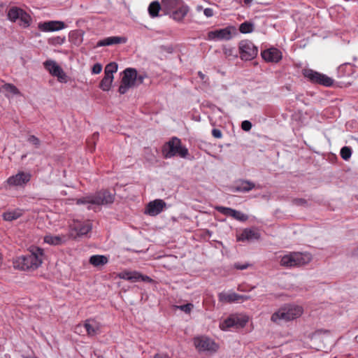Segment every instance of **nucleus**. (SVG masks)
Segmentation results:
<instances>
[{
  "mask_svg": "<svg viewBox=\"0 0 358 358\" xmlns=\"http://www.w3.org/2000/svg\"><path fill=\"white\" fill-rule=\"evenodd\" d=\"M235 29L233 27H227L224 29H215L209 31L208 34V38L209 40H226L228 41L231 38L232 31Z\"/></svg>",
  "mask_w": 358,
  "mask_h": 358,
  "instance_id": "14",
  "label": "nucleus"
},
{
  "mask_svg": "<svg viewBox=\"0 0 358 358\" xmlns=\"http://www.w3.org/2000/svg\"><path fill=\"white\" fill-rule=\"evenodd\" d=\"M324 333H327V334H329V331H327V330L324 331Z\"/></svg>",
  "mask_w": 358,
  "mask_h": 358,
  "instance_id": "52",
  "label": "nucleus"
},
{
  "mask_svg": "<svg viewBox=\"0 0 358 358\" xmlns=\"http://www.w3.org/2000/svg\"><path fill=\"white\" fill-rule=\"evenodd\" d=\"M234 266L237 269L244 270V269H246L249 266V264H241L239 263H236V264H235Z\"/></svg>",
  "mask_w": 358,
  "mask_h": 358,
  "instance_id": "47",
  "label": "nucleus"
},
{
  "mask_svg": "<svg viewBox=\"0 0 358 358\" xmlns=\"http://www.w3.org/2000/svg\"><path fill=\"white\" fill-rule=\"evenodd\" d=\"M213 10L210 8H206L204 9L203 10V14L207 17H210L213 15Z\"/></svg>",
  "mask_w": 358,
  "mask_h": 358,
  "instance_id": "46",
  "label": "nucleus"
},
{
  "mask_svg": "<svg viewBox=\"0 0 358 358\" xmlns=\"http://www.w3.org/2000/svg\"><path fill=\"white\" fill-rule=\"evenodd\" d=\"M44 257L43 249L31 245L25 255L17 257L13 261V266L22 271H34L41 266Z\"/></svg>",
  "mask_w": 358,
  "mask_h": 358,
  "instance_id": "1",
  "label": "nucleus"
},
{
  "mask_svg": "<svg viewBox=\"0 0 358 358\" xmlns=\"http://www.w3.org/2000/svg\"><path fill=\"white\" fill-rule=\"evenodd\" d=\"M178 308L185 313H189L193 308L192 303H187L178 306Z\"/></svg>",
  "mask_w": 358,
  "mask_h": 358,
  "instance_id": "41",
  "label": "nucleus"
},
{
  "mask_svg": "<svg viewBox=\"0 0 358 358\" xmlns=\"http://www.w3.org/2000/svg\"><path fill=\"white\" fill-rule=\"evenodd\" d=\"M27 141L33 145L36 148H38L41 145L40 139L34 135H30L27 138Z\"/></svg>",
  "mask_w": 358,
  "mask_h": 358,
  "instance_id": "38",
  "label": "nucleus"
},
{
  "mask_svg": "<svg viewBox=\"0 0 358 358\" xmlns=\"http://www.w3.org/2000/svg\"><path fill=\"white\" fill-rule=\"evenodd\" d=\"M262 58L267 62L278 63L282 58V52L275 48H271L262 52Z\"/></svg>",
  "mask_w": 358,
  "mask_h": 358,
  "instance_id": "19",
  "label": "nucleus"
},
{
  "mask_svg": "<svg viewBox=\"0 0 358 358\" xmlns=\"http://www.w3.org/2000/svg\"><path fill=\"white\" fill-rule=\"evenodd\" d=\"M102 70V66L100 64H95L92 69V73L99 74Z\"/></svg>",
  "mask_w": 358,
  "mask_h": 358,
  "instance_id": "43",
  "label": "nucleus"
},
{
  "mask_svg": "<svg viewBox=\"0 0 358 358\" xmlns=\"http://www.w3.org/2000/svg\"><path fill=\"white\" fill-rule=\"evenodd\" d=\"M322 331L320 330V331H317V333H319V332H322Z\"/></svg>",
  "mask_w": 358,
  "mask_h": 358,
  "instance_id": "54",
  "label": "nucleus"
},
{
  "mask_svg": "<svg viewBox=\"0 0 358 358\" xmlns=\"http://www.w3.org/2000/svg\"><path fill=\"white\" fill-rule=\"evenodd\" d=\"M260 238V234L257 229H245L242 233L237 236L238 241L258 240Z\"/></svg>",
  "mask_w": 358,
  "mask_h": 358,
  "instance_id": "23",
  "label": "nucleus"
},
{
  "mask_svg": "<svg viewBox=\"0 0 358 358\" xmlns=\"http://www.w3.org/2000/svg\"><path fill=\"white\" fill-rule=\"evenodd\" d=\"M248 322V319L238 315H231L220 324L222 330H227L231 327H243Z\"/></svg>",
  "mask_w": 358,
  "mask_h": 358,
  "instance_id": "12",
  "label": "nucleus"
},
{
  "mask_svg": "<svg viewBox=\"0 0 358 358\" xmlns=\"http://www.w3.org/2000/svg\"><path fill=\"white\" fill-rule=\"evenodd\" d=\"M252 1L253 0H244V3L245 5H250Z\"/></svg>",
  "mask_w": 358,
  "mask_h": 358,
  "instance_id": "51",
  "label": "nucleus"
},
{
  "mask_svg": "<svg viewBox=\"0 0 358 358\" xmlns=\"http://www.w3.org/2000/svg\"><path fill=\"white\" fill-rule=\"evenodd\" d=\"M162 155L165 159L178 156L185 158L188 155V150L182 146L181 140L177 137H172L162 148Z\"/></svg>",
  "mask_w": 358,
  "mask_h": 358,
  "instance_id": "3",
  "label": "nucleus"
},
{
  "mask_svg": "<svg viewBox=\"0 0 358 358\" xmlns=\"http://www.w3.org/2000/svg\"><path fill=\"white\" fill-rule=\"evenodd\" d=\"M69 237L65 235L53 236L48 234L44 236V242L52 245H59L67 241Z\"/></svg>",
  "mask_w": 358,
  "mask_h": 358,
  "instance_id": "26",
  "label": "nucleus"
},
{
  "mask_svg": "<svg viewBox=\"0 0 358 358\" xmlns=\"http://www.w3.org/2000/svg\"><path fill=\"white\" fill-rule=\"evenodd\" d=\"M108 262V258L104 255H92L90 257L89 262L94 266H100L106 264Z\"/></svg>",
  "mask_w": 358,
  "mask_h": 358,
  "instance_id": "30",
  "label": "nucleus"
},
{
  "mask_svg": "<svg viewBox=\"0 0 358 358\" xmlns=\"http://www.w3.org/2000/svg\"><path fill=\"white\" fill-rule=\"evenodd\" d=\"M30 173L20 171L16 175L10 176L7 179V183L10 186H23L31 180Z\"/></svg>",
  "mask_w": 358,
  "mask_h": 358,
  "instance_id": "15",
  "label": "nucleus"
},
{
  "mask_svg": "<svg viewBox=\"0 0 358 358\" xmlns=\"http://www.w3.org/2000/svg\"><path fill=\"white\" fill-rule=\"evenodd\" d=\"M240 57L242 60L250 61L258 54V48L249 40H243L238 43Z\"/></svg>",
  "mask_w": 358,
  "mask_h": 358,
  "instance_id": "7",
  "label": "nucleus"
},
{
  "mask_svg": "<svg viewBox=\"0 0 358 358\" xmlns=\"http://www.w3.org/2000/svg\"><path fill=\"white\" fill-rule=\"evenodd\" d=\"M303 308L295 305H286L275 312L271 316V321L275 323L288 322L294 320L301 315Z\"/></svg>",
  "mask_w": 358,
  "mask_h": 358,
  "instance_id": "4",
  "label": "nucleus"
},
{
  "mask_svg": "<svg viewBox=\"0 0 358 358\" xmlns=\"http://www.w3.org/2000/svg\"><path fill=\"white\" fill-rule=\"evenodd\" d=\"M241 128L245 131H248L252 128V123L248 120H244L241 123Z\"/></svg>",
  "mask_w": 358,
  "mask_h": 358,
  "instance_id": "42",
  "label": "nucleus"
},
{
  "mask_svg": "<svg viewBox=\"0 0 358 358\" xmlns=\"http://www.w3.org/2000/svg\"><path fill=\"white\" fill-rule=\"evenodd\" d=\"M118 277L121 279L127 280L132 282L138 281H143L147 282H152L153 280L148 275H144L140 272L134 271H123L118 273Z\"/></svg>",
  "mask_w": 358,
  "mask_h": 358,
  "instance_id": "13",
  "label": "nucleus"
},
{
  "mask_svg": "<svg viewBox=\"0 0 358 358\" xmlns=\"http://www.w3.org/2000/svg\"><path fill=\"white\" fill-rule=\"evenodd\" d=\"M254 29L253 24L249 22H244L243 23L241 24L239 27V31L240 32L243 34H249L252 32Z\"/></svg>",
  "mask_w": 358,
  "mask_h": 358,
  "instance_id": "33",
  "label": "nucleus"
},
{
  "mask_svg": "<svg viewBox=\"0 0 358 358\" xmlns=\"http://www.w3.org/2000/svg\"><path fill=\"white\" fill-rule=\"evenodd\" d=\"M198 76L201 80H204V78H206V75L203 73L201 71L198 72Z\"/></svg>",
  "mask_w": 358,
  "mask_h": 358,
  "instance_id": "50",
  "label": "nucleus"
},
{
  "mask_svg": "<svg viewBox=\"0 0 358 358\" xmlns=\"http://www.w3.org/2000/svg\"><path fill=\"white\" fill-rule=\"evenodd\" d=\"M45 69L53 76L57 77L59 81L66 77L62 69L52 60H47L43 63Z\"/></svg>",
  "mask_w": 358,
  "mask_h": 358,
  "instance_id": "18",
  "label": "nucleus"
},
{
  "mask_svg": "<svg viewBox=\"0 0 358 358\" xmlns=\"http://www.w3.org/2000/svg\"><path fill=\"white\" fill-rule=\"evenodd\" d=\"M293 203L296 206H304L307 204V201L304 199H295L293 200Z\"/></svg>",
  "mask_w": 358,
  "mask_h": 358,
  "instance_id": "44",
  "label": "nucleus"
},
{
  "mask_svg": "<svg viewBox=\"0 0 358 358\" xmlns=\"http://www.w3.org/2000/svg\"><path fill=\"white\" fill-rule=\"evenodd\" d=\"M165 207V201L162 199H155L147 204L145 213L150 216H156L162 213Z\"/></svg>",
  "mask_w": 358,
  "mask_h": 358,
  "instance_id": "16",
  "label": "nucleus"
},
{
  "mask_svg": "<svg viewBox=\"0 0 358 358\" xmlns=\"http://www.w3.org/2000/svg\"><path fill=\"white\" fill-rule=\"evenodd\" d=\"M79 327H80V326H79V325H78V326H77V327H76V329H78Z\"/></svg>",
  "mask_w": 358,
  "mask_h": 358,
  "instance_id": "53",
  "label": "nucleus"
},
{
  "mask_svg": "<svg viewBox=\"0 0 358 358\" xmlns=\"http://www.w3.org/2000/svg\"><path fill=\"white\" fill-rule=\"evenodd\" d=\"M99 134L98 132H94L90 138L87 139V142H86L88 150L91 152L94 151L95 147H96V143L99 139Z\"/></svg>",
  "mask_w": 358,
  "mask_h": 358,
  "instance_id": "32",
  "label": "nucleus"
},
{
  "mask_svg": "<svg viewBox=\"0 0 358 358\" xmlns=\"http://www.w3.org/2000/svg\"><path fill=\"white\" fill-rule=\"evenodd\" d=\"M123 73L118 90L121 94L127 93L130 87L134 86L137 78V71L134 69L127 68L123 71Z\"/></svg>",
  "mask_w": 358,
  "mask_h": 358,
  "instance_id": "10",
  "label": "nucleus"
},
{
  "mask_svg": "<svg viewBox=\"0 0 358 358\" xmlns=\"http://www.w3.org/2000/svg\"><path fill=\"white\" fill-rule=\"evenodd\" d=\"M70 234L69 236L73 238L86 235L92 230V224L90 220H73V222L70 224Z\"/></svg>",
  "mask_w": 358,
  "mask_h": 358,
  "instance_id": "8",
  "label": "nucleus"
},
{
  "mask_svg": "<svg viewBox=\"0 0 358 358\" xmlns=\"http://www.w3.org/2000/svg\"><path fill=\"white\" fill-rule=\"evenodd\" d=\"M215 209L222 215L226 216L231 217L233 208L224 207V206H216Z\"/></svg>",
  "mask_w": 358,
  "mask_h": 358,
  "instance_id": "37",
  "label": "nucleus"
},
{
  "mask_svg": "<svg viewBox=\"0 0 358 358\" xmlns=\"http://www.w3.org/2000/svg\"><path fill=\"white\" fill-rule=\"evenodd\" d=\"M231 217L234 218L236 220L245 222L248 219V217L247 215L238 211L236 210L233 209L232 210V215Z\"/></svg>",
  "mask_w": 358,
  "mask_h": 358,
  "instance_id": "35",
  "label": "nucleus"
},
{
  "mask_svg": "<svg viewBox=\"0 0 358 358\" xmlns=\"http://www.w3.org/2000/svg\"><path fill=\"white\" fill-rule=\"evenodd\" d=\"M145 78V75H137V78L136 80V82H137L138 84H142L144 81V79Z\"/></svg>",
  "mask_w": 358,
  "mask_h": 358,
  "instance_id": "48",
  "label": "nucleus"
},
{
  "mask_svg": "<svg viewBox=\"0 0 358 358\" xmlns=\"http://www.w3.org/2000/svg\"><path fill=\"white\" fill-rule=\"evenodd\" d=\"M162 11L165 15H169L171 13L182 5L183 0H161Z\"/></svg>",
  "mask_w": 358,
  "mask_h": 358,
  "instance_id": "25",
  "label": "nucleus"
},
{
  "mask_svg": "<svg viewBox=\"0 0 358 358\" xmlns=\"http://www.w3.org/2000/svg\"><path fill=\"white\" fill-rule=\"evenodd\" d=\"M155 358H171L167 355H163L160 354H157L155 355Z\"/></svg>",
  "mask_w": 358,
  "mask_h": 358,
  "instance_id": "49",
  "label": "nucleus"
},
{
  "mask_svg": "<svg viewBox=\"0 0 358 358\" xmlns=\"http://www.w3.org/2000/svg\"><path fill=\"white\" fill-rule=\"evenodd\" d=\"M124 42L125 39L124 38L120 36H110L99 41L95 47L108 46Z\"/></svg>",
  "mask_w": 358,
  "mask_h": 358,
  "instance_id": "27",
  "label": "nucleus"
},
{
  "mask_svg": "<svg viewBox=\"0 0 358 358\" xmlns=\"http://www.w3.org/2000/svg\"><path fill=\"white\" fill-rule=\"evenodd\" d=\"M357 251H358V249H357Z\"/></svg>",
  "mask_w": 358,
  "mask_h": 358,
  "instance_id": "55",
  "label": "nucleus"
},
{
  "mask_svg": "<svg viewBox=\"0 0 358 358\" xmlns=\"http://www.w3.org/2000/svg\"><path fill=\"white\" fill-rule=\"evenodd\" d=\"M23 214V210L21 209H15L5 212L3 214V218L6 221H13L20 217Z\"/></svg>",
  "mask_w": 358,
  "mask_h": 358,
  "instance_id": "29",
  "label": "nucleus"
},
{
  "mask_svg": "<svg viewBox=\"0 0 358 358\" xmlns=\"http://www.w3.org/2000/svg\"><path fill=\"white\" fill-rule=\"evenodd\" d=\"M115 194L107 189H101L94 194H88L81 198L76 199V203L78 205H87V209L90 210V205H107L114 202Z\"/></svg>",
  "mask_w": 358,
  "mask_h": 358,
  "instance_id": "2",
  "label": "nucleus"
},
{
  "mask_svg": "<svg viewBox=\"0 0 358 358\" xmlns=\"http://www.w3.org/2000/svg\"><path fill=\"white\" fill-rule=\"evenodd\" d=\"M340 154L344 160H348L352 155V150L350 148L345 146L341 148Z\"/></svg>",
  "mask_w": 358,
  "mask_h": 358,
  "instance_id": "36",
  "label": "nucleus"
},
{
  "mask_svg": "<svg viewBox=\"0 0 358 358\" xmlns=\"http://www.w3.org/2000/svg\"><path fill=\"white\" fill-rule=\"evenodd\" d=\"M303 76L308 81L313 84H318L325 87H330L334 83V80L327 76L315 71L311 69H304L302 71Z\"/></svg>",
  "mask_w": 358,
  "mask_h": 358,
  "instance_id": "6",
  "label": "nucleus"
},
{
  "mask_svg": "<svg viewBox=\"0 0 358 358\" xmlns=\"http://www.w3.org/2000/svg\"><path fill=\"white\" fill-rule=\"evenodd\" d=\"M117 71V65L115 62L107 64L105 67L104 74L108 76H113V73Z\"/></svg>",
  "mask_w": 358,
  "mask_h": 358,
  "instance_id": "34",
  "label": "nucleus"
},
{
  "mask_svg": "<svg viewBox=\"0 0 358 358\" xmlns=\"http://www.w3.org/2000/svg\"><path fill=\"white\" fill-rule=\"evenodd\" d=\"M212 135L217 138H220L222 136L221 131L217 129H213L212 130Z\"/></svg>",
  "mask_w": 358,
  "mask_h": 358,
  "instance_id": "45",
  "label": "nucleus"
},
{
  "mask_svg": "<svg viewBox=\"0 0 358 358\" xmlns=\"http://www.w3.org/2000/svg\"><path fill=\"white\" fill-rule=\"evenodd\" d=\"M113 80V76L104 75V77L99 83V87L103 91H108L110 89Z\"/></svg>",
  "mask_w": 358,
  "mask_h": 358,
  "instance_id": "31",
  "label": "nucleus"
},
{
  "mask_svg": "<svg viewBox=\"0 0 358 358\" xmlns=\"http://www.w3.org/2000/svg\"><path fill=\"white\" fill-rule=\"evenodd\" d=\"M195 348L199 351L215 352L218 345L210 338L206 336H199L194 339Z\"/></svg>",
  "mask_w": 358,
  "mask_h": 358,
  "instance_id": "11",
  "label": "nucleus"
},
{
  "mask_svg": "<svg viewBox=\"0 0 358 358\" xmlns=\"http://www.w3.org/2000/svg\"><path fill=\"white\" fill-rule=\"evenodd\" d=\"M162 10V3H160L158 1H152L148 8L149 15L152 18L159 17V11Z\"/></svg>",
  "mask_w": 358,
  "mask_h": 358,
  "instance_id": "28",
  "label": "nucleus"
},
{
  "mask_svg": "<svg viewBox=\"0 0 358 358\" xmlns=\"http://www.w3.org/2000/svg\"><path fill=\"white\" fill-rule=\"evenodd\" d=\"M189 11V8L188 6L183 3L178 8L173 10L171 14H169L170 17L178 22H181L183 21Z\"/></svg>",
  "mask_w": 358,
  "mask_h": 358,
  "instance_id": "21",
  "label": "nucleus"
},
{
  "mask_svg": "<svg viewBox=\"0 0 358 358\" xmlns=\"http://www.w3.org/2000/svg\"><path fill=\"white\" fill-rule=\"evenodd\" d=\"M255 187V184L250 180H239L235 182L233 190L239 192H248Z\"/></svg>",
  "mask_w": 358,
  "mask_h": 358,
  "instance_id": "22",
  "label": "nucleus"
},
{
  "mask_svg": "<svg viewBox=\"0 0 358 358\" xmlns=\"http://www.w3.org/2000/svg\"><path fill=\"white\" fill-rule=\"evenodd\" d=\"M38 27L41 31L45 32L55 31L63 29L65 27V24L63 22L52 20L40 22Z\"/></svg>",
  "mask_w": 358,
  "mask_h": 358,
  "instance_id": "20",
  "label": "nucleus"
},
{
  "mask_svg": "<svg viewBox=\"0 0 358 358\" xmlns=\"http://www.w3.org/2000/svg\"><path fill=\"white\" fill-rule=\"evenodd\" d=\"M4 89L13 94H18L20 93L18 89L14 86L13 85H11V84H6L4 86H3Z\"/></svg>",
  "mask_w": 358,
  "mask_h": 358,
  "instance_id": "40",
  "label": "nucleus"
},
{
  "mask_svg": "<svg viewBox=\"0 0 358 358\" xmlns=\"http://www.w3.org/2000/svg\"><path fill=\"white\" fill-rule=\"evenodd\" d=\"M65 41V37L57 36L48 40V43L51 45H62Z\"/></svg>",
  "mask_w": 358,
  "mask_h": 358,
  "instance_id": "39",
  "label": "nucleus"
},
{
  "mask_svg": "<svg viewBox=\"0 0 358 358\" xmlns=\"http://www.w3.org/2000/svg\"><path fill=\"white\" fill-rule=\"evenodd\" d=\"M84 327L89 336H94L101 331V324L94 320L89 319L85 322Z\"/></svg>",
  "mask_w": 358,
  "mask_h": 358,
  "instance_id": "24",
  "label": "nucleus"
},
{
  "mask_svg": "<svg viewBox=\"0 0 358 358\" xmlns=\"http://www.w3.org/2000/svg\"><path fill=\"white\" fill-rule=\"evenodd\" d=\"M311 259L312 256L310 253L293 252L282 256L280 264L287 268L297 267L308 264Z\"/></svg>",
  "mask_w": 358,
  "mask_h": 358,
  "instance_id": "5",
  "label": "nucleus"
},
{
  "mask_svg": "<svg viewBox=\"0 0 358 358\" xmlns=\"http://www.w3.org/2000/svg\"><path fill=\"white\" fill-rule=\"evenodd\" d=\"M8 18L11 22H14L19 20L20 25L24 28L29 27L31 22V17L27 12L22 8L15 6L9 9L8 12Z\"/></svg>",
  "mask_w": 358,
  "mask_h": 358,
  "instance_id": "9",
  "label": "nucleus"
},
{
  "mask_svg": "<svg viewBox=\"0 0 358 358\" xmlns=\"http://www.w3.org/2000/svg\"><path fill=\"white\" fill-rule=\"evenodd\" d=\"M247 295H241L235 292H220L218 294V300L222 303H232L235 301H244L250 299Z\"/></svg>",
  "mask_w": 358,
  "mask_h": 358,
  "instance_id": "17",
  "label": "nucleus"
}]
</instances>
